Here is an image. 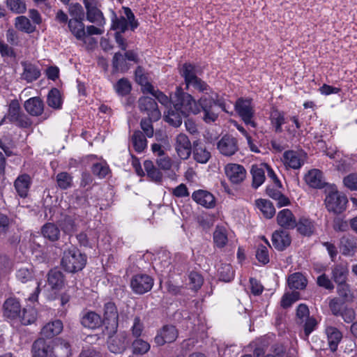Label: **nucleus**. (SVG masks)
Here are the masks:
<instances>
[{"label":"nucleus","instance_id":"obj_13","mask_svg":"<svg viewBox=\"0 0 357 357\" xmlns=\"http://www.w3.org/2000/svg\"><path fill=\"white\" fill-rule=\"evenodd\" d=\"M178 331L174 326L165 325L157 333L154 341L158 346L174 342L178 337Z\"/></svg>","mask_w":357,"mask_h":357},{"label":"nucleus","instance_id":"obj_36","mask_svg":"<svg viewBox=\"0 0 357 357\" xmlns=\"http://www.w3.org/2000/svg\"><path fill=\"white\" fill-rule=\"evenodd\" d=\"M68 28L74 36L79 40H84L86 36L85 26L83 20H70Z\"/></svg>","mask_w":357,"mask_h":357},{"label":"nucleus","instance_id":"obj_53","mask_svg":"<svg viewBox=\"0 0 357 357\" xmlns=\"http://www.w3.org/2000/svg\"><path fill=\"white\" fill-rule=\"evenodd\" d=\"M300 299V293L296 291L285 293L280 301V305L282 308H288L292 305L294 303Z\"/></svg>","mask_w":357,"mask_h":357},{"label":"nucleus","instance_id":"obj_21","mask_svg":"<svg viewBox=\"0 0 357 357\" xmlns=\"http://www.w3.org/2000/svg\"><path fill=\"white\" fill-rule=\"evenodd\" d=\"M3 315L10 319H15L20 315L21 305L15 297L8 298L3 303Z\"/></svg>","mask_w":357,"mask_h":357},{"label":"nucleus","instance_id":"obj_47","mask_svg":"<svg viewBox=\"0 0 357 357\" xmlns=\"http://www.w3.org/2000/svg\"><path fill=\"white\" fill-rule=\"evenodd\" d=\"M226 229L222 227H216L213 232V242L216 247L222 248L227 243Z\"/></svg>","mask_w":357,"mask_h":357},{"label":"nucleus","instance_id":"obj_37","mask_svg":"<svg viewBox=\"0 0 357 357\" xmlns=\"http://www.w3.org/2000/svg\"><path fill=\"white\" fill-rule=\"evenodd\" d=\"M270 121L277 133L282 132V126L286 123L284 114L277 109H273L270 114Z\"/></svg>","mask_w":357,"mask_h":357},{"label":"nucleus","instance_id":"obj_15","mask_svg":"<svg viewBox=\"0 0 357 357\" xmlns=\"http://www.w3.org/2000/svg\"><path fill=\"white\" fill-rule=\"evenodd\" d=\"M217 148L225 156H231L238 150L237 139L230 135L223 136L218 142Z\"/></svg>","mask_w":357,"mask_h":357},{"label":"nucleus","instance_id":"obj_25","mask_svg":"<svg viewBox=\"0 0 357 357\" xmlns=\"http://www.w3.org/2000/svg\"><path fill=\"white\" fill-rule=\"evenodd\" d=\"M33 357H50L51 347L44 338H38L32 344Z\"/></svg>","mask_w":357,"mask_h":357},{"label":"nucleus","instance_id":"obj_46","mask_svg":"<svg viewBox=\"0 0 357 357\" xmlns=\"http://www.w3.org/2000/svg\"><path fill=\"white\" fill-rule=\"evenodd\" d=\"M47 280L52 289H60L63 284V275L59 270H51Z\"/></svg>","mask_w":357,"mask_h":357},{"label":"nucleus","instance_id":"obj_58","mask_svg":"<svg viewBox=\"0 0 357 357\" xmlns=\"http://www.w3.org/2000/svg\"><path fill=\"white\" fill-rule=\"evenodd\" d=\"M345 302L340 298H334L329 302V307L333 314L339 316L343 310L347 307Z\"/></svg>","mask_w":357,"mask_h":357},{"label":"nucleus","instance_id":"obj_18","mask_svg":"<svg viewBox=\"0 0 357 357\" xmlns=\"http://www.w3.org/2000/svg\"><path fill=\"white\" fill-rule=\"evenodd\" d=\"M70 343L63 339H56L51 347L50 357H70L71 356Z\"/></svg>","mask_w":357,"mask_h":357},{"label":"nucleus","instance_id":"obj_62","mask_svg":"<svg viewBox=\"0 0 357 357\" xmlns=\"http://www.w3.org/2000/svg\"><path fill=\"white\" fill-rule=\"evenodd\" d=\"M91 171L94 175L99 178H104L109 172V167L107 164L97 162L93 165Z\"/></svg>","mask_w":357,"mask_h":357},{"label":"nucleus","instance_id":"obj_39","mask_svg":"<svg viewBox=\"0 0 357 357\" xmlns=\"http://www.w3.org/2000/svg\"><path fill=\"white\" fill-rule=\"evenodd\" d=\"M15 26L19 31L26 33H32L36 31V26L24 15L18 16L15 19Z\"/></svg>","mask_w":357,"mask_h":357},{"label":"nucleus","instance_id":"obj_2","mask_svg":"<svg viewBox=\"0 0 357 357\" xmlns=\"http://www.w3.org/2000/svg\"><path fill=\"white\" fill-rule=\"evenodd\" d=\"M172 103L174 108L183 114L187 116L190 114H199L197 101L189 93L184 92L181 88H177L174 96L172 97Z\"/></svg>","mask_w":357,"mask_h":357},{"label":"nucleus","instance_id":"obj_14","mask_svg":"<svg viewBox=\"0 0 357 357\" xmlns=\"http://www.w3.org/2000/svg\"><path fill=\"white\" fill-rule=\"evenodd\" d=\"M84 4L86 10L87 20L98 26H103L105 24V19L101 10L97 7L96 3L91 0H84Z\"/></svg>","mask_w":357,"mask_h":357},{"label":"nucleus","instance_id":"obj_50","mask_svg":"<svg viewBox=\"0 0 357 357\" xmlns=\"http://www.w3.org/2000/svg\"><path fill=\"white\" fill-rule=\"evenodd\" d=\"M150 344L141 339L137 338L132 344V353L137 355H144L150 350Z\"/></svg>","mask_w":357,"mask_h":357},{"label":"nucleus","instance_id":"obj_19","mask_svg":"<svg viewBox=\"0 0 357 357\" xmlns=\"http://www.w3.org/2000/svg\"><path fill=\"white\" fill-rule=\"evenodd\" d=\"M277 222L281 227L286 229H294L297 225L294 215L288 208L282 209L278 213Z\"/></svg>","mask_w":357,"mask_h":357},{"label":"nucleus","instance_id":"obj_5","mask_svg":"<svg viewBox=\"0 0 357 357\" xmlns=\"http://www.w3.org/2000/svg\"><path fill=\"white\" fill-rule=\"evenodd\" d=\"M235 109L245 124L252 128L257 127L253 120L255 110L250 99L239 98L236 102Z\"/></svg>","mask_w":357,"mask_h":357},{"label":"nucleus","instance_id":"obj_29","mask_svg":"<svg viewBox=\"0 0 357 357\" xmlns=\"http://www.w3.org/2000/svg\"><path fill=\"white\" fill-rule=\"evenodd\" d=\"M328 344L331 351L335 352L342 338V333L335 327L328 326L326 328Z\"/></svg>","mask_w":357,"mask_h":357},{"label":"nucleus","instance_id":"obj_10","mask_svg":"<svg viewBox=\"0 0 357 357\" xmlns=\"http://www.w3.org/2000/svg\"><path fill=\"white\" fill-rule=\"evenodd\" d=\"M305 158L304 152L288 150L284 152L282 161L287 169H299L305 164Z\"/></svg>","mask_w":357,"mask_h":357},{"label":"nucleus","instance_id":"obj_45","mask_svg":"<svg viewBox=\"0 0 357 357\" xmlns=\"http://www.w3.org/2000/svg\"><path fill=\"white\" fill-rule=\"evenodd\" d=\"M333 279L337 284L346 282L348 269L344 264H337L332 269Z\"/></svg>","mask_w":357,"mask_h":357},{"label":"nucleus","instance_id":"obj_12","mask_svg":"<svg viewBox=\"0 0 357 357\" xmlns=\"http://www.w3.org/2000/svg\"><path fill=\"white\" fill-rule=\"evenodd\" d=\"M174 147L178 156L181 160H187L192 153L193 144L186 135L180 133L176 137Z\"/></svg>","mask_w":357,"mask_h":357},{"label":"nucleus","instance_id":"obj_49","mask_svg":"<svg viewBox=\"0 0 357 357\" xmlns=\"http://www.w3.org/2000/svg\"><path fill=\"white\" fill-rule=\"evenodd\" d=\"M21 323L23 325H30L34 323L37 319V311L31 307L24 308L22 314H20Z\"/></svg>","mask_w":357,"mask_h":357},{"label":"nucleus","instance_id":"obj_43","mask_svg":"<svg viewBox=\"0 0 357 357\" xmlns=\"http://www.w3.org/2000/svg\"><path fill=\"white\" fill-rule=\"evenodd\" d=\"M297 230L298 231L303 235V236H311L314 231V222L307 218H301L298 222H297Z\"/></svg>","mask_w":357,"mask_h":357},{"label":"nucleus","instance_id":"obj_32","mask_svg":"<svg viewBox=\"0 0 357 357\" xmlns=\"http://www.w3.org/2000/svg\"><path fill=\"white\" fill-rule=\"evenodd\" d=\"M340 248L344 255H354L357 249L356 238L349 235L344 236L340 240Z\"/></svg>","mask_w":357,"mask_h":357},{"label":"nucleus","instance_id":"obj_48","mask_svg":"<svg viewBox=\"0 0 357 357\" xmlns=\"http://www.w3.org/2000/svg\"><path fill=\"white\" fill-rule=\"evenodd\" d=\"M181 75L184 77L187 88L189 87V83L198 77L196 75L195 66L191 63H185L181 68Z\"/></svg>","mask_w":357,"mask_h":357},{"label":"nucleus","instance_id":"obj_35","mask_svg":"<svg viewBox=\"0 0 357 357\" xmlns=\"http://www.w3.org/2000/svg\"><path fill=\"white\" fill-rule=\"evenodd\" d=\"M188 116L185 114H181L179 111H177L173 106L170 107L167 113L165 114L164 119L166 122H167L169 125L174 127H179L183 121V118Z\"/></svg>","mask_w":357,"mask_h":357},{"label":"nucleus","instance_id":"obj_4","mask_svg":"<svg viewBox=\"0 0 357 357\" xmlns=\"http://www.w3.org/2000/svg\"><path fill=\"white\" fill-rule=\"evenodd\" d=\"M103 324L110 333H116L119 326V312L114 302L105 303L102 308Z\"/></svg>","mask_w":357,"mask_h":357},{"label":"nucleus","instance_id":"obj_7","mask_svg":"<svg viewBox=\"0 0 357 357\" xmlns=\"http://www.w3.org/2000/svg\"><path fill=\"white\" fill-rule=\"evenodd\" d=\"M348 202L347 197L338 191L328 193L325 199V204L328 211L334 213H340L346 209Z\"/></svg>","mask_w":357,"mask_h":357},{"label":"nucleus","instance_id":"obj_6","mask_svg":"<svg viewBox=\"0 0 357 357\" xmlns=\"http://www.w3.org/2000/svg\"><path fill=\"white\" fill-rule=\"evenodd\" d=\"M129 24L125 17L121 16L120 17L114 15L112 19V29L115 31L114 38L119 47L122 50H126L128 43L126 38L123 36V33L128 30Z\"/></svg>","mask_w":357,"mask_h":357},{"label":"nucleus","instance_id":"obj_61","mask_svg":"<svg viewBox=\"0 0 357 357\" xmlns=\"http://www.w3.org/2000/svg\"><path fill=\"white\" fill-rule=\"evenodd\" d=\"M153 121H155L154 119H151L149 117L143 118L140 121L141 129L143 130L144 135L149 138L153 136L154 130L152 125Z\"/></svg>","mask_w":357,"mask_h":357},{"label":"nucleus","instance_id":"obj_51","mask_svg":"<svg viewBox=\"0 0 357 357\" xmlns=\"http://www.w3.org/2000/svg\"><path fill=\"white\" fill-rule=\"evenodd\" d=\"M218 272L220 280L224 282H230L234 277L232 266L229 264H221Z\"/></svg>","mask_w":357,"mask_h":357},{"label":"nucleus","instance_id":"obj_41","mask_svg":"<svg viewBox=\"0 0 357 357\" xmlns=\"http://www.w3.org/2000/svg\"><path fill=\"white\" fill-rule=\"evenodd\" d=\"M22 113L20 103L17 100H13L10 101L8 106V111L7 115H5L0 121V126L3 125L6 119L11 123L20 114Z\"/></svg>","mask_w":357,"mask_h":357},{"label":"nucleus","instance_id":"obj_27","mask_svg":"<svg viewBox=\"0 0 357 357\" xmlns=\"http://www.w3.org/2000/svg\"><path fill=\"white\" fill-rule=\"evenodd\" d=\"M192 152L195 160L201 164L206 163L211 157V153L206 149V146L199 141L193 142Z\"/></svg>","mask_w":357,"mask_h":357},{"label":"nucleus","instance_id":"obj_9","mask_svg":"<svg viewBox=\"0 0 357 357\" xmlns=\"http://www.w3.org/2000/svg\"><path fill=\"white\" fill-rule=\"evenodd\" d=\"M137 103L140 112L146 114L151 119L158 121L160 119L161 112L155 99L149 96H142Z\"/></svg>","mask_w":357,"mask_h":357},{"label":"nucleus","instance_id":"obj_26","mask_svg":"<svg viewBox=\"0 0 357 357\" xmlns=\"http://www.w3.org/2000/svg\"><path fill=\"white\" fill-rule=\"evenodd\" d=\"M24 109L31 116H38L44 110L43 101L39 97H33L24 102Z\"/></svg>","mask_w":357,"mask_h":357},{"label":"nucleus","instance_id":"obj_57","mask_svg":"<svg viewBox=\"0 0 357 357\" xmlns=\"http://www.w3.org/2000/svg\"><path fill=\"white\" fill-rule=\"evenodd\" d=\"M189 86H192L194 89L204 94H211L213 92L211 87L199 77H197L189 83Z\"/></svg>","mask_w":357,"mask_h":357},{"label":"nucleus","instance_id":"obj_20","mask_svg":"<svg viewBox=\"0 0 357 357\" xmlns=\"http://www.w3.org/2000/svg\"><path fill=\"white\" fill-rule=\"evenodd\" d=\"M192 199L198 204L207 208H213L215 205L214 196L208 191L198 190L192 195Z\"/></svg>","mask_w":357,"mask_h":357},{"label":"nucleus","instance_id":"obj_11","mask_svg":"<svg viewBox=\"0 0 357 357\" xmlns=\"http://www.w3.org/2000/svg\"><path fill=\"white\" fill-rule=\"evenodd\" d=\"M109 340L107 341L109 350L114 354H122L127 348L128 342V335L126 332L121 331L115 335L108 332Z\"/></svg>","mask_w":357,"mask_h":357},{"label":"nucleus","instance_id":"obj_30","mask_svg":"<svg viewBox=\"0 0 357 357\" xmlns=\"http://www.w3.org/2000/svg\"><path fill=\"white\" fill-rule=\"evenodd\" d=\"M287 284L291 289L303 290L307 287V280L303 273H294L288 277Z\"/></svg>","mask_w":357,"mask_h":357},{"label":"nucleus","instance_id":"obj_23","mask_svg":"<svg viewBox=\"0 0 357 357\" xmlns=\"http://www.w3.org/2000/svg\"><path fill=\"white\" fill-rule=\"evenodd\" d=\"M272 243L276 250L282 251L291 244V237L287 231L277 230L272 235Z\"/></svg>","mask_w":357,"mask_h":357},{"label":"nucleus","instance_id":"obj_38","mask_svg":"<svg viewBox=\"0 0 357 357\" xmlns=\"http://www.w3.org/2000/svg\"><path fill=\"white\" fill-rule=\"evenodd\" d=\"M266 169L264 164L261 165H252L251 168V174L252 176V187L257 188L265 181Z\"/></svg>","mask_w":357,"mask_h":357},{"label":"nucleus","instance_id":"obj_33","mask_svg":"<svg viewBox=\"0 0 357 357\" xmlns=\"http://www.w3.org/2000/svg\"><path fill=\"white\" fill-rule=\"evenodd\" d=\"M15 278L21 283L34 281V273L31 265L20 266L16 269Z\"/></svg>","mask_w":357,"mask_h":357},{"label":"nucleus","instance_id":"obj_63","mask_svg":"<svg viewBox=\"0 0 357 357\" xmlns=\"http://www.w3.org/2000/svg\"><path fill=\"white\" fill-rule=\"evenodd\" d=\"M256 258L263 264H266L269 262V255L268 248L266 245H259L256 252Z\"/></svg>","mask_w":357,"mask_h":357},{"label":"nucleus","instance_id":"obj_22","mask_svg":"<svg viewBox=\"0 0 357 357\" xmlns=\"http://www.w3.org/2000/svg\"><path fill=\"white\" fill-rule=\"evenodd\" d=\"M31 182V178L27 174H23L17 177L14 182V187L20 197H27Z\"/></svg>","mask_w":357,"mask_h":357},{"label":"nucleus","instance_id":"obj_24","mask_svg":"<svg viewBox=\"0 0 357 357\" xmlns=\"http://www.w3.org/2000/svg\"><path fill=\"white\" fill-rule=\"evenodd\" d=\"M23 72L21 74V79L26 81L28 83H31L37 80L41 73L40 70L36 65L29 62H22Z\"/></svg>","mask_w":357,"mask_h":357},{"label":"nucleus","instance_id":"obj_34","mask_svg":"<svg viewBox=\"0 0 357 357\" xmlns=\"http://www.w3.org/2000/svg\"><path fill=\"white\" fill-rule=\"evenodd\" d=\"M63 330V323L60 320L47 324L41 330V335L46 338H52L59 335Z\"/></svg>","mask_w":357,"mask_h":357},{"label":"nucleus","instance_id":"obj_54","mask_svg":"<svg viewBox=\"0 0 357 357\" xmlns=\"http://www.w3.org/2000/svg\"><path fill=\"white\" fill-rule=\"evenodd\" d=\"M114 87L115 91L121 96H126L131 91L130 82L126 78L120 79Z\"/></svg>","mask_w":357,"mask_h":357},{"label":"nucleus","instance_id":"obj_3","mask_svg":"<svg viewBox=\"0 0 357 357\" xmlns=\"http://www.w3.org/2000/svg\"><path fill=\"white\" fill-rule=\"evenodd\" d=\"M87 257L77 248L72 247L65 250L61 259L63 268L69 273L82 271L86 264Z\"/></svg>","mask_w":357,"mask_h":357},{"label":"nucleus","instance_id":"obj_1","mask_svg":"<svg viewBox=\"0 0 357 357\" xmlns=\"http://www.w3.org/2000/svg\"><path fill=\"white\" fill-rule=\"evenodd\" d=\"M199 114L202 112V119L207 123L215 122L218 118L220 111L228 112L225 100L218 94H203L197 100Z\"/></svg>","mask_w":357,"mask_h":357},{"label":"nucleus","instance_id":"obj_60","mask_svg":"<svg viewBox=\"0 0 357 357\" xmlns=\"http://www.w3.org/2000/svg\"><path fill=\"white\" fill-rule=\"evenodd\" d=\"M189 285L195 291H197L203 284L204 279L202 276L197 272H190L188 275Z\"/></svg>","mask_w":357,"mask_h":357},{"label":"nucleus","instance_id":"obj_8","mask_svg":"<svg viewBox=\"0 0 357 357\" xmlns=\"http://www.w3.org/2000/svg\"><path fill=\"white\" fill-rule=\"evenodd\" d=\"M153 284V278L147 274H136L130 280V287L136 294L142 295L149 292Z\"/></svg>","mask_w":357,"mask_h":357},{"label":"nucleus","instance_id":"obj_44","mask_svg":"<svg viewBox=\"0 0 357 357\" xmlns=\"http://www.w3.org/2000/svg\"><path fill=\"white\" fill-rule=\"evenodd\" d=\"M256 204L266 218L270 219L275 215V207L270 201L260 199L256 201Z\"/></svg>","mask_w":357,"mask_h":357},{"label":"nucleus","instance_id":"obj_52","mask_svg":"<svg viewBox=\"0 0 357 357\" xmlns=\"http://www.w3.org/2000/svg\"><path fill=\"white\" fill-rule=\"evenodd\" d=\"M6 3L9 10L14 13L22 14L26 10L24 0H6Z\"/></svg>","mask_w":357,"mask_h":357},{"label":"nucleus","instance_id":"obj_64","mask_svg":"<svg viewBox=\"0 0 357 357\" xmlns=\"http://www.w3.org/2000/svg\"><path fill=\"white\" fill-rule=\"evenodd\" d=\"M11 123H15L17 126L23 128H29L32 125V121L31 119L23 112Z\"/></svg>","mask_w":357,"mask_h":357},{"label":"nucleus","instance_id":"obj_16","mask_svg":"<svg viewBox=\"0 0 357 357\" xmlns=\"http://www.w3.org/2000/svg\"><path fill=\"white\" fill-rule=\"evenodd\" d=\"M225 171L227 178L234 184L241 183L246 177L245 169L238 164H227L225 166Z\"/></svg>","mask_w":357,"mask_h":357},{"label":"nucleus","instance_id":"obj_17","mask_svg":"<svg viewBox=\"0 0 357 357\" xmlns=\"http://www.w3.org/2000/svg\"><path fill=\"white\" fill-rule=\"evenodd\" d=\"M80 322L82 326L89 329H96L104 324V321L100 315L91 310H86L82 312Z\"/></svg>","mask_w":357,"mask_h":357},{"label":"nucleus","instance_id":"obj_56","mask_svg":"<svg viewBox=\"0 0 357 357\" xmlns=\"http://www.w3.org/2000/svg\"><path fill=\"white\" fill-rule=\"evenodd\" d=\"M69 14L73 18L71 20H80L84 19V11L82 5L79 3H73L69 5L68 8Z\"/></svg>","mask_w":357,"mask_h":357},{"label":"nucleus","instance_id":"obj_55","mask_svg":"<svg viewBox=\"0 0 357 357\" xmlns=\"http://www.w3.org/2000/svg\"><path fill=\"white\" fill-rule=\"evenodd\" d=\"M61 229L66 234H71L76 231L77 226L75 220L70 215H65L63 219L60 222Z\"/></svg>","mask_w":357,"mask_h":357},{"label":"nucleus","instance_id":"obj_31","mask_svg":"<svg viewBox=\"0 0 357 357\" xmlns=\"http://www.w3.org/2000/svg\"><path fill=\"white\" fill-rule=\"evenodd\" d=\"M41 234L45 239L55 242L59 239L61 231L54 223L47 222L42 227Z\"/></svg>","mask_w":357,"mask_h":357},{"label":"nucleus","instance_id":"obj_59","mask_svg":"<svg viewBox=\"0 0 357 357\" xmlns=\"http://www.w3.org/2000/svg\"><path fill=\"white\" fill-rule=\"evenodd\" d=\"M56 183L61 189H68L72 186V176L67 172H61L56 176Z\"/></svg>","mask_w":357,"mask_h":357},{"label":"nucleus","instance_id":"obj_40","mask_svg":"<svg viewBox=\"0 0 357 357\" xmlns=\"http://www.w3.org/2000/svg\"><path fill=\"white\" fill-rule=\"evenodd\" d=\"M47 103L49 107L54 109H61L63 100L60 91L56 88H52L47 96Z\"/></svg>","mask_w":357,"mask_h":357},{"label":"nucleus","instance_id":"obj_42","mask_svg":"<svg viewBox=\"0 0 357 357\" xmlns=\"http://www.w3.org/2000/svg\"><path fill=\"white\" fill-rule=\"evenodd\" d=\"M142 132L135 130L132 136V143L135 150L138 153H142L147 146V140Z\"/></svg>","mask_w":357,"mask_h":357},{"label":"nucleus","instance_id":"obj_28","mask_svg":"<svg viewBox=\"0 0 357 357\" xmlns=\"http://www.w3.org/2000/svg\"><path fill=\"white\" fill-rule=\"evenodd\" d=\"M304 179L306 183L314 188H322L325 186L322 172L319 169H311L305 174Z\"/></svg>","mask_w":357,"mask_h":357}]
</instances>
